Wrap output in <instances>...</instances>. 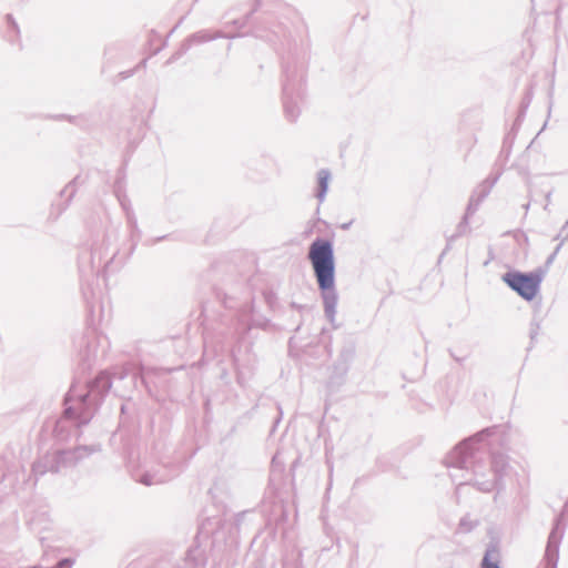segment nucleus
Wrapping results in <instances>:
<instances>
[{
    "instance_id": "1",
    "label": "nucleus",
    "mask_w": 568,
    "mask_h": 568,
    "mask_svg": "<svg viewBox=\"0 0 568 568\" xmlns=\"http://www.w3.org/2000/svg\"><path fill=\"white\" fill-rule=\"evenodd\" d=\"M112 382L105 372L100 373L93 381L82 387L72 384L64 398L63 419H71L78 427L87 425L93 417L97 405L111 388Z\"/></svg>"
},
{
    "instance_id": "2",
    "label": "nucleus",
    "mask_w": 568,
    "mask_h": 568,
    "mask_svg": "<svg viewBox=\"0 0 568 568\" xmlns=\"http://www.w3.org/2000/svg\"><path fill=\"white\" fill-rule=\"evenodd\" d=\"M314 274L322 291L334 287L335 258L331 241L318 239L312 243L308 251Z\"/></svg>"
},
{
    "instance_id": "3",
    "label": "nucleus",
    "mask_w": 568,
    "mask_h": 568,
    "mask_svg": "<svg viewBox=\"0 0 568 568\" xmlns=\"http://www.w3.org/2000/svg\"><path fill=\"white\" fill-rule=\"evenodd\" d=\"M110 239L103 236L94 241L90 247L83 248L79 254V271L82 276L105 275L110 263L115 256L113 253L109 257Z\"/></svg>"
},
{
    "instance_id": "4",
    "label": "nucleus",
    "mask_w": 568,
    "mask_h": 568,
    "mask_svg": "<svg viewBox=\"0 0 568 568\" xmlns=\"http://www.w3.org/2000/svg\"><path fill=\"white\" fill-rule=\"evenodd\" d=\"M93 452H95L94 446H78L73 449L48 453L33 464L32 471L36 475H43L48 471L59 473L64 468L77 465L79 460L88 457Z\"/></svg>"
},
{
    "instance_id": "5",
    "label": "nucleus",
    "mask_w": 568,
    "mask_h": 568,
    "mask_svg": "<svg viewBox=\"0 0 568 568\" xmlns=\"http://www.w3.org/2000/svg\"><path fill=\"white\" fill-rule=\"evenodd\" d=\"M109 338L95 327H88L79 342V355L83 362L91 363L104 356L109 349Z\"/></svg>"
},
{
    "instance_id": "6",
    "label": "nucleus",
    "mask_w": 568,
    "mask_h": 568,
    "mask_svg": "<svg viewBox=\"0 0 568 568\" xmlns=\"http://www.w3.org/2000/svg\"><path fill=\"white\" fill-rule=\"evenodd\" d=\"M504 282L525 300H532L539 292L541 276L538 273L524 274L519 272L506 273Z\"/></svg>"
},
{
    "instance_id": "7",
    "label": "nucleus",
    "mask_w": 568,
    "mask_h": 568,
    "mask_svg": "<svg viewBox=\"0 0 568 568\" xmlns=\"http://www.w3.org/2000/svg\"><path fill=\"white\" fill-rule=\"evenodd\" d=\"M173 475L169 474L161 467H152L150 469H138L133 473L135 481L144 485L152 486L165 483L171 479Z\"/></svg>"
},
{
    "instance_id": "8",
    "label": "nucleus",
    "mask_w": 568,
    "mask_h": 568,
    "mask_svg": "<svg viewBox=\"0 0 568 568\" xmlns=\"http://www.w3.org/2000/svg\"><path fill=\"white\" fill-rule=\"evenodd\" d=\"M196 542L199 546L194 549H191L187 554V559L195 560L196 556L199 554V547L202 544H205L207 546H213V528H212V521L207 517L203 519L199 526V532L196 535Z\"/></svg>"
},
{
    "instance_id": "9",
    "label": "nucleus",
    "mask_w": 568,
    "mask_h": 568,
    "mask_svg": "<svg viewBox=\"0 0 568 568\" xmlns=\"http://www.w3.org/2000/svg\"><path fill=\"white\" fill-rule=\"evenodd\" d=\"M112 192L114 196L116 197L120 206H125L126 204L131 203L128 193H126V176L123 169H120L116 173Z\"/></svg>"
},
{
    "instance_id": "10",
    "label": "nucleus",
    "mask_w": 568,
    "mask_h": 568,
    "mask_svg": "<svg viewBox=\"0 0 568 568\" xmlns=\"http://www.w3.org/2000/svg\"><path fill=\"white\" fill-rule=\"evenodd\" d=\"M121 209L124 212V215L126 219V224H128V227L130 229V237H131V241L133 242V247H134L141 236V230L139 229L135 213L132 209L131 203L126 204L125 206H121Z\"/></svg>"
},
{
    "instance_id": "11",
    "label": "nucleus",
    "mask_w": 568,
    "mask_h": 568,
    "mask_svg": "<svg viewBox=\"0 0 568 568\" xmlns=\"http://www.w3.org/2000/svg\"><path fill=\"white\" fill-rule=\"evenodd\" d=\"M80 180L79 176L74 178L68 185H65V187L61 191L60 195L61 196H67V204L71 201V199L73 197V195L75 194V185L78 183V181Z\"/></svg>"
},
{
    "instance_id": "12",
    "label": "nucleus",
    "mask_w": 568,
    "mask_h": 568,
    "mask_svg": "<svg viewBox=\"0 0 568 568\" xmlns=\"http://www.w3.org/2000/svg\"><path fill=\"white\" fill-rule=\"evenodd\" d=\"M329 174L326 171H321L318 173V186H320V193L318 197L323 199L328 185Z\"/></svg>"
},
{
    "instance_id": "13",
    "label": "nucleus",
    "mask_w": 568,
    "mask_h": 568,
    "mask_svg": "<svg viewBox=\"0 0 568 568\" xmlns=\"http://www.w3.org/2000/svg\"><path fill=\"white\" fill-rule=\"evenodd\" d=\"M481 568H499V566L497 565L496 557L494 556L493 552H486L483 559Z\"/></svg>"
},
{
    "instance_id": "14",
    "label": "nucleus",
    "mask_w": 568,
    "mask_h": 568,
    "mask_svg": "<svg viewBox=\"0 0 568 568\" xmlns=\"http://www.w3.org/2000/svg\"><path fill=\"white\" fill-rule=\"evenodd\" d=\"M169 235H163L161 237H151L145 241V244L149 246L155 245L158 242L168 239Z\"/></svg>"
}]
</instances>
